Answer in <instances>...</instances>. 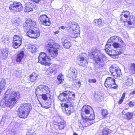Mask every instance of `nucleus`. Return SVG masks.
<instances>
[{"label":"nucleus","mask_w":135,"mask_h":135,"mask_svg":"<svg viewBox=\"0 0 135 135\" xmlns=\"http://www.w3.org/2000/svg\"><path fill=\"white\" fill-rule=\"evenodd\" d=\"M20 98L19 92L8 89L0 103V105L3 108L6 106L12 108Z\"/></svg>","instance_id":"1"},{"label":"nucleus","mask_w":135,"mask_h":135,"mask_svg":"<svg viewBox=\"0 0 135 135\" xmlns=\"http://www.w3.org/2000/svg\"><path fill=\"white\" fill-rule=\"evenodd\" d=\"M36 22L30 19L26 20L23 24L24 30L27 31L26 35L32 38H36L40 36L39 30L38 28L34 27Z\"/></svg>","instance_id":"2"},{"label":"nucleus","mask_w":135,"mask_h":135,"mask_svg":"<svg viewBox=\"0 0 135 135\" xmlns=\"http://www.w3.org/2000/svg\"><path fill=\"white\" fill-rule=\"evenodd\" d=\"M106 44L112 45V47L115 49L122 48L123 50H125V43L120 37L116 36L110 37Z\"/></svg>","instance_id":"3"},{"label":"nucleus","mask_w":135,"mask_h":135,"mask_svg":"<svg viewBox=\"0 0 135 135\" xmlns=\"http://www.w3.org/2000/svg\"><path fill=\"white\" fill-rule=\"evenodd\" d=\"M91 54L94 56L97 66L99 68L104 67V63L102 61V60L105 56L100 53V50L97 49H95L94 51L92 50Z\"/></svg>","instance_id":"4"},{"label":"nucleus","mask_w":135,"mask_h":135,"mask_svg":"<svg viewBox=\"0 0 135 135\" xmlns=\"http://www.w3.org/2000/svg\"><path fill=\"white\" fill-rule=\"evenodd\" d=\"M88 118H86L85 119H82L79 120L78 125L79 129L83 131L85 128L92 124L93 122V120L95 118L94 115L91 114L90 116H87Z\"/></svg>","instance_id":"5"},{"label":"nucleus","mask_w":135,"mask_h":135,"mask_svg":"<svg viewBox=\"0 0 135 135\" xmlns=\"http://www.w3.org/2000/svg\"><path fill=\"white\" fill-rule=\"evenodd\" d=\"M52 41L51 40H49L45 46V47L49 52L48 55L50 56L51 59L56 57L58 53L57 49L53 45V44Z\"/></svg>","instance_id":"6"},{"label":"nucleus","mask_w":135,"mask_h":135,"mask_svg":"<svg viewBox=\"0 0 135 135\" xmlns=\"http://www.w3.org/2000/svg\"><path fill=\"white\" fill-rule=\"evenodd\" d=\"M113 47L112 45L106 44L105 46V52L113 58H115L116 56H117L118 55L122 54L123 52V51L125 50H123L122 48H120V49H118L119 50L117 51L109 49H112Z\"/></svg>","instance_id":"7"},{"label":"nucleus","mask_w":135,"mask_h":135,"mask_svg":"<svg viewBox=\"0 0 135 135\" xmlns=\"http://www.w3.org/2000/svg\"><path fill=\"white\" fill-rule=\"evenodd\" d=\"M38 59V62L43 65L49 66L51 64V57L48 55H47L44 52H41L40 54Z\"/></svg>","instance_id":"8"},{"label":"nucleus","mask_w":135,"mask_h":135,"mask_svg":"<svg viewBox=\"0 0 135 135\" xmlns=\"http://www.w3.org/2000/svg\"><path fill=\"white\" fill-rule=\"evenodd\" d=\"M69 27L70 30H71V36L74 38L78 37L80 35V30L79 27L76 23H71Z\"/></svg>","instance_id":"9"},{"label":"nucleus","mask_w":135,"mask_h":135,"mask_svg":"<svg viewBox=\"0 0 135 135\" xmlns=\"http://www.w3.org/2000/svg\"><path fill=\"white\" fill-rule=\"evenodd\" d=\"M9 7L10 10L14 12L21 11L23 9L21 3L16 1L13 2L10 4Z\"/></svg>","instance_id":"10"},{"label":"nucleus","mask_w":135,"mask_h":135,"mask_svg":"<svg viewBox=\"0 0 135 135\" xmlns=\"http://www.w3.org/2000/svg\"><path fill=\"white\" fill-rule=\"evenodd\" d=\"M39 20L42 24L46 26H50L51 23L49 18L45 15H42L40 17Z\"/></svg>","instance_id":"11"},{"label":"nucleus","mask_w":135,"mask_h":135,"mask_svg":"<svg viewBox=\"0 0 135 135\" xmlns=\"http://www.w3.org/2000/svg\"><path fill=\"white\" fill-rule=\"evenodd\" d=\"M92 110V109L91 108V107L90 106L88 105H85L84 106L82 109V111H84L86 115L84 116V114H82V112H81V115L83 118L84 117V116H85L86 118H88V117L87 116H90L91 114H94V112H93V113H90V110Z\"/></svg>","instance_id":"12"},{"label":"nucleus","mask_w":135,"mask_h":135,"mask_svg":"<svg viewBox=\"0 0 135 135\" xmlns=\"http://www.w3.org/2000/svg\"><path fill=\"white\" fill-rule=\"evenodd\" d=\"M55 124L58 125L59 128L61 130L64 128L66 126V122L60 117H56L55 120Z\"/></svg>","instance_id":"13"},{"label":"nucleus","mask_w":135,"mask_h":135,"mask_svg":"<svg viewBox=\"0 0 135 135\" xmlns=\"http://www.w3.org/2000/svg\"><path fill=\"white\" fill-rule=\"evenodd\" d=\"M115 80L113 78L108 77L105 80L104 85L108 89H111L112 85L115 84Z\"/></svg>","instance_id":"14"},{"label":"nucleus","mask_w":135,"mask_h":135,"mask_svg":"<svg viewBox=\"0 0 135 135\" xmlns=\"http://www.w3.org/2000/svg\"><path fill=\"white\" fill-rule=\"evenodd\" d=\"M36 94L39 93V92L41 91L46 93L47 94H49L50 90L49 88L47 86L41 85L39 86L38 88L36 89Z\"/></svg>","instance_id":"15"},{"label":"nucleus","mask_w":135,"mask_h":135,"mask_svg":"<svg viewBox=\"0 0 135 135\" xmlns=\"http://www.w3.org/2000/svg\"><path fill=\"white\" fill-rule=\"evenodd\" d=\"M19 108L29 113L32 107L30 104L26 103L21 105Z\"/></svg>","instance_id":"16"},{"label":"nucleus","mask_w":135,"mask_h":135,"mask_svg":"<svg viewBox=\"0 0 135 135\" xmlns=\"http://www.w3.org/2000/svg\"><path fill=\"white\" fill-rule=\"evenodd\" d=\"M29 113L23 110L20 108L18 109V115L21 118H25L27 117Z\"/></svg>","instance_id":"17"},{"label":"nucleus","mask_w":135,"mask_h":135,"mask_svg":"<svg viewBox=\"0 0 135 135\" xmlns=\"http://www.w3.org/2000/svg\"><path fill=\"white\" fill-rule=\"evenodd\" d=\"M59 98L61 101H69L66 91L60 94L59 96Z\"/></svg>","instance_id":"18"},{"label":"nucleus","mask_w":135,"mask_h":135,"mask_svg":"<svg viewBox=\"0 0 135 135\" xmlns=\"http://www.w3.org/2000/svg\"><path fill=\"white\" fill-rule=\"evenodd\" d=\"M124 79L126 81V84L129 86L131 85L133 83L132 78L131 75H129L127 76L124 78Z\"/></svg>","instance_id":"19"},{"label":"nucleus","mask_w":135,"mask_h":135,"mask_svg":"<svg viewBox=\"0 0 135 135\" xmlns=\"http://www.w3.org/2000/svg\"><path fill=\"white\" fill-rule=\"evenodd\" d=\"M67 94V97L69 102L72 101L74 99L75 96V93L72 91H66Z\"/></svg>","instance_id":"20"},{"label":"nucleus","mask_w":135,"mask_h":135,"mask_svg":"<svg viewBox=\"0 0 135 135\" xmlns=\"http://www.w3.org/2000/svg\"><path fill=\"white\" fill-rule=\"evenodd\" d=\"M24 54L23 51H21L18 54L16 57V61L17 62H21L24 57Z\"/></svg>","instance_id":"21"},{"label":"nucleus","mask_w":135,"mask_h":135,"mask_svg":"<svg viewBox=\"0 0 135 135\" xmlns=\"http://www.w3.org/2000/svg\"><path fill=\"white\" fill-rule=\"evenodd\" d=\"M33 10L32 4L30 3H27L25 7L24 11L25 12H30Z\"/></svg>","instance_id":"22"},{"label":"nucleus","mask_w":135,"mask_h":135,"mask_svg":"<svg viewBox=\"0 0 135 135\" xmlns=\"http://www.w3.org/2000/svg\"><path fill=\"white\" fill-rule=\"evenodd\" d=\"M66 102H63L61 103V106L63 107H65V108H69L70 106L73 105V104L72 102L69 101H65Z\"/></svg>","instance_id":"23"},{"label":"nucleus","mask_w":135,"mask_h":135,"mask_svg":"<svg viewBox=\"0 0 135 135\" xmlns=\"http://www.w3.org/2000/svg\"><path fill=\"white\" fill-rule=\"evenodd\" d=\"M77 58L78 60L80 61V62L83 63V62H84V64H83V66H84H84L86 65L87 64L88 62L86 60L84 59V57L82 56V55H80L78 56L77 57Z\"/></svg>","instance_id":"24"},{"label":"nucleus","mask_w":135,"mask_h":135,"mask_svg":"<svg viewBox=\"0 0 135 135\" xmlns=\"http://www.w3.org/2000/svg\"><path fill=\"white\" fill-rule=\"evenodd\" d=\"M65 112L67 115H70L71 112L74 111V109L73 106H70L69 108L65 109Z\"/></svg>","instance_id":"25"},{"label":"nucleus","mask_w":135,"mask_h":135,"mask_svg":"<svg viewBox=\"0 0 135 135\" xmlns=\"http://www.w3.org/2000/svg\"><path fill=\"white\" fill-rule=\"evenodd\" d=\"M6 84L5 80L3 79H2L0 82V93L4 90V87Z\"/></svg>","instance_id":"26"},{"label":"nucleus","mask_w":135,"mask_h":135,"mask_svg":"<svg viewBox=\"0 0 135 135\" xmlns=\"http://www.w3.org/2000/svg\"><path fill=\"white\" fill-rule=\"evenodd\" d=\"M38 76V75L37 74L35 73H32L30 77L31 81L32 82L35 81L37 79Z\"/></svg>","instance_id":"27"},{"label":"nucleus","mask_w":135,"mask_h":135,"mask_svg":"<svg viewBox=\"0 0 135 135\" xmlns=\"http://www.w3.org/2000/svg\"><path fill=\"white\" fill-rule=\"evenodd\" d=\"M126 12L127 14H122L121 15V17L120 18V20L124 22H125L126 21L125 19L128 17V16L129 14V12L127 11Z\"/></svg>","instance_id":"28"},{"label":"nucleus","mask_w":135,"mask_h":135,"mask_svg":"<svg viewBox=\"0 0 135 135\" xmlns=\"http://www.w3.org/2000/svg\"><path fill=\"white\" fill-rule=\"evenodd\" d=\"M127 21V23L128 25H132L135 22V17L134 16H131Z\"/></svg>","instance_id":"29"},{"label":"nucleus","mask_w":135,"mask_h":135,"mask_svg":"<svg viewBox=\"0 0 135 135\" xmlns=\"http://www.w3.org/2000/svg\"><path fill=\"white\" fill-rule=\"evenodd\" d=\"M13 40L14 41H17L18 42H21L22 43L21 37L18 35H16L14 36L13 37Z\"/></svg>","instance_id":"30"},{"label":"nucleus","mask_w":135,"mask_h":135,"mask_svg":"<svg viewBox=\"0 0 135 135\" xmlns=\"http://www.w3.org/2000/svg\"><path fill=\"white\" fill-rule=\"evenodd\" d=\"M113 69L115 71V73L116 75L118 77H120L121 75L120 70L119 69V68H117V69H115V68H111Z\"/></svg>","instance_id":"31"},{"label":"nucleus","mask_w":135,"mask_h":135,"mask_svg":"<svg viewBox=\"0 0 135 135\" xmlns=\"http://www.w3.org/2000/svg\"><path fill=\"white\" fill-rule=\"evenodd\" d=\"M64 76L61 74H59L57 77V79L59 81V84H61L62 80H64Z\"/></svg>","instance_id":"32"},{"label":"nucleus","mask_w":135,"mask_h":135,"mask_svg":"<svg viewBox=\"0 0 135 135\" xmlns=\"http://www.w3.org/2000/svg\"><path fill=\"white\" fill-rule=\"evenodd\" d=\"M41 104L42 107L46 109H47L50 107L51 102L50 101H49L45 103V104Z\"/></svg>","instance_id":"33"},{"label":"nucleus","mask_w":135,"mask_h":135,"mask_svg":"<svg viewBox=\"0 0 135 135\" xmlns=\"http://www.w3.org/2000/svg\"><path fill=\"white\" fill-rule=\"evenodd\" d=\"M111 132V130L107 128H104L103 130V134L102 135H108Z\"/></svg>","instance_id":"34"},{"label":"nucleus","mask_w":135,"mask_h":135,"mask_svg":"<svg viewBox=\"0 0 135 135\" xmlns=\"http://www.w3.org/2000/svg\"><path fill=\"white\" fill-rule=\"evenodd\" d=\"M94 23H95L96 25H98L99 26H101L102 24V20L101 19L99 18L97 20H95L93 22Z\"/></svg>","instance_id":"35"},{"label":"nucleus","mask_w":135,"mask_h":135,"mask_svg":"<svg viewBox=\"0 0 135 135\" xmlns=\"http://www.w3.org/2000/svg\"><path fill=\"white\" fill-rule=\"evenodd\" d=\"M22 43L21 42H19L17 41H14L13 43V47L15 49L18 48L21 45Z\"/></svg>","instance_id":"36"},{"label":"nucleus","mask_w":135,"mask_h":135,"mask_svg":"<svg viewBox=\"0 0 135 135\" xmlns=\"http://www.w3.org/2000/svg\"><path fill=\"white\" fill-rule=\"evenodd\" d=\"M125 115H126L127 119L129 120L131 119L133 116V113L129 112L126 113Z\"/></svg>","instance_id":"37"},{"label":"nucleus","mask_w":135,"mask_h":135,"mask_svg":"<svg viewBox=\"0 0 135 135\" xmlns=\"http://www.w3.org/2000/svg\"><path fill=\"white\" fill-rule=\"evenodd\" d=\"M68 41H70V39L69 38L64 37L62 38L61 39V42L63 44H65L68 42Z\"/></svg>","instance_id":"38"},{"label":"nucleus","mask_w":135,"mask_h":135,"mask_svg":"<svg viewBox=\"0 0 135 135\" xmlns=\"http://www.w3.org/2000/svg\"><path fill=\"white\" fill-rule=\"evenodd\" d=\"M1 52L3 55L5 56H8V51L7 49L1 50Z\"/></svg>","instance_id":"39"},{"label":"nucleus","mask_w":135,"mask_h":135,"mask_svg":"<svg viewBox=\"0 0 135 135\" xmlns=\"http://www.w3.org/2000/svg\"><path fill=\"white\" fill-rule=\"evenodd\" d=\"M72 69H71L72 74H73L74 77L76 78L77 75V71L75 69V68H71Z\"/></svg>","instance_id":"40"},{"label":"nucleus","mask_w":135,"mask_h":135,"mask_svg":"<svg viewBox=\"0 0 135 135\" xmlns=\"http://www.w3.org/2000/svg\"><path fill=\"white\" fill-rule=\"evenodd\" d=\"M102 114L103 117H105L108 114V113L107 110L103 109L102 110Z\"/></svg>","instance_id":"41"},{"label":"nucleus","mask_w":135,"mask_h":135,"mask_svg":"<svg viewBox=\"0 0 135 135\" xmlns=\"http://www.w3.org/2000/svg\"><path fill=\"white\" fill-rule=\"evenodd\" d=\"M71 45V44L70 42V41H68V42L66 43L65 44H63V46L64 47L66 48H70Z\"/></svg>","instance_id":"42"},{"label":"nucleus","mask_w":135,"mask_h":135,"mask_svg":"<svg viewBox=\"0 0 135 135\" xmlns=\"http://www.w3.org/2000/svg\"><path fill=\"white\" fill-rule=\"evenodd\" d=\"M42 98L44 100H46L47 99L48 96L45 94H42Z\"/></svg>","instance_id":"43"},{"label":"nucleus","mask_w":135,"mask_h":135,"mask_svg":"<svg viewBox=\"0 0 135 135\" xmlns=\"http://www.w3.org/2000/svg\"><path fill=\"white\" fill-rule=\"evenodd\" d=\"M129 70L130 73L132 74H134L135 73V68H130Z\"/></svg>","instance_id":"44"},{"label":"nucleus","mask_w":135,"mask_h":135,"mask_svg":"<svg viewBox=\"0 0 135 135\" xmlns=\"http://www.w3.org/2000/svg\"><path fill=\"white\" fill-rule=\"evenodd\" d=\"M88 81L90 83H94L96 82L97 80L94 79H89Z\"/></svg>","instance_id":"45"},{"label":"nucleus","mask_w":135,"mask_h":135,"mask_svg":"<svg viewBox=\"0 0 135 135\" xmlns=\"http://www.w3.org/2000/svg\"><path fill=\"white\" fill-rule=\"evenodd\" d=\"M118 85L115 83V84H114L112 85L111 89L112 88L114 89H116L118 88Z\"/></svg>","instance_id":"46"},{"label":"nucleus","mask_w":135,"mask_h":135,"mask_svg":"<svg viewBox=\"0 0 135 135\" xmlns=\"http://www.w3.org/2000/svg\"><path fill=\"white\" fill-rule=\"evenodd\" d=\"M128 66L131 68H135V63L129 62L128 64Z\"/></svg>","instance_id":"47"},{"label":"nucleus","mask_w":135,"mask_h":135,"mask_svg":"<svg viewBox=\"0 0 135 135\" xmlns=\"http://www.w3.org/2000/svg\"><path fill=\"white\" fill-rule=\"evenodd\" d=\"M3 38H2V41L3 43H6L8 41V39L7 38H4V39H3Z\"/></svg>","instance_id":"48"},{"label":"nucleus","mask_w":135,"mask_h":135,"mask_svg":"<svg viewBox=\"0 0 135 135\" xmlns=\"http://www.w3.org/2000/svg\"><path fill=\"white\" fill-rule=\"evenodd\" d=\"M30 49L32 50V52L35 51L36 50V47L34 46H31Z\"/></svg>","instance_id":"49"},{"label":"nucleus","mask_w":135,"mask_h":135,"mask_svg":"<svg viewBox=\"0 0 135 135\" xmlns=\"http://www.w3.org/2000/svg\"><path fill=\"white\" fill-rule=\"evenodd\" d=\"M26 135H36L35 133L33 132H28L27 133Z\"/></svg>","instance_id":"50"},{"label":"nucleus","mask_w":135,"mask_h":135,"mask_svg":"<svg viewBox=\"0 0 135 135\" xmlns=\"http://www.w3.org/2000/svg\"><path fill=\"white\" fill-rule=\"evenodd\" d=\"M67 27L65 26H62L61 27H59V29H60V28H61L62 29L64 30H67Z\"/></svg>","instance_id":"51"},{"label":"nucleus","mask_w":135,"mask_h":135,"mask_svg":"<svg viewBox=\"0 0 135 135\" xmlns=\"http://www.w3.org/2000/svg\"><path fill=\"white\" fill-rule=\"evenodd\" d=\"M129 105L130 107H132L134 105V102L132 101L130 102L129 103Z\"/></svg>","instance_id":"52"},{"label":"nucleus","mask_w":135,"mask_h":135,"mask_svg":"<svg viewBox=\"0 0 135 135\" xmlns=\"http://www.w3.org/2000/svg\"><path fill=\"white\" fill-rule=\"evenodd\" d=\"M54 69H51L50 71L51 73H54V74H55L56 73V71L55 70V68H54Z\"/></svg>","instance_id":"53"},{"label":"nucleus","mask_w":135,"mask_h":135,"mask_svg":"<svg viewBox=\"0 0 135 135\" xmlns=\"http://www.w3.org/2000/svg\"><path fill=\"white\" fill-rule=\"evenodd\" d=\"M75 78H75V77H74V78L73 77H71L69 79L70 81H75L76 80Z\"/></svg>","instance_id":"54"},{"label":"nucleus","mask_w":135,"mask_h":135,"mask_svg":"<svg viewBox=\"0 0 135 135\" xmlns=\"http://www.w3.org/2000/svg\"><path fill=\"white\" fill-rule=\"evenodd\" d=\"M110 71L112 74H113V73H115V71L113 69H112L110 68Z\"/></svg>","instance_id":"55"},{"label":"nucleus","mask_w":135,"mask_h":135,"mask_svg":"<svg viewBox=\"0 0 135 135\" xmlns=\"http://www.w3.org/2000/svg\"><path fill=\"white\" fill-rule=\"evenodd\" d=\"M123 99L121 98L119 101L118 104H121L123 102Z\"/></svg>","instance_id":"56"},{"label":"nucleus","mask_w":135,"mask_h":135,"mask_svg":"<svg viewBox=\"0 0 135 135\" xmlns=\"http://www.w3.org/2000/svg\"><path fill=\"white\" fill-rule=\"evenodd\" d=\"M126 94V93H124L122 94L121 98L122 99H124L125 97V95Z\"/></svg>","instance_id":"57"},{"label":"nucleus","mask_w":135,"mask_h":135,"mask_svg":"<svg viewBox=\"0 0 135 135\" xmlns=\"http://www.w3.org/2000/svg\"><path fill=\"white\" fill-rule=\"evenodd\" d=\"M33 2H35L36 3H38L40 1V0H31Z\"/></svg>","instance_id":"58"},{"label":"nucleus","mask_w":135,"mask_h":135,"mask_svg":"<svg viewBox=\"0 0 135 135\" xmlns=\"http://www.w3.org/2000/svg\"><path fill=\"white\" fill-rule=\"evenodd\" d=\"M78 86L77 87H78V88H79L80 87L81 85L80 82L79 81L78 82Z\"/></svg>","instance_id":"59"},{"label":"nucleus","mask_w":135,"mask_h":135,"mask_svg":"<svg viewBox=\"0 0 135 135\" xmlns=\"http://www.w3.org/2000/svg\"><path fill=\"white\" fill-rule=\"evenodd\" d=\"M130 94L132 95H133L134 94H135V90H134L132 91V92H131L130 93Z\"/></svg>","instance_id":"60"},{"label":"nucleus","mask_w":135,"mask_h":135,"mask_svg":"<svg viewBox=\"0 0 135 135\" xmlns=\"http://www.w3.org/2000/svg\"><path fill=\"white\" fill-rule=\"evenodd\" d=\"M59 32V31H56L54 32V33L55 34H56L58 33Z\"/></svg>","instance_id":"61"},{"label":"nucleus","mask_w":135,"mask_h":135,"mask_svg":"<svg viewBox=\"0 0 135 135\" xmlns=\"http://www.w3.org/2000/svg\"><path fill=\"white\" fill-rule=\"evenodd\" d=\"M124 113H125V112H124V110H123L122 112V113L123 114H124Z\"/></svg>","instance_id":"62"},{"label":"nucleus","mask_w":135,"mask_h":135,"mask_svg":"<svg viewBox=\"0 0 135 135\" xmlns=\"http://www.w3.org/2000/svg\"><path fill=\"white\" fill-rule=\"evenodd\" d=\"M73 135H78L77 134H76V133H74V134Z\"/></svg>","instance_id":"63"},{"label":"nucleus","mask_w":135,"mask_h":135,"mask_svg":"<svg viewBox=\"0 0 135 135\" xmlns=\"http://www.w3.org/2000/svg\"><path fill=\"white\" fill-rule=\"evenodd\" d=\"M114 66H111L110 68H113V67H114Z\"/></svg>","instance_id":"64"}]
</instances>
